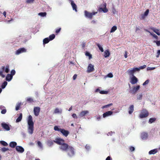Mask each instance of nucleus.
Returning <instances> with one entry per match:
<instances>
[{
	"mask_svg": "<svg viewBox=\"0 0 160 160\" xmlns=\"http://www.w3.org/2000/svg\"><path fill=\"white\" fill-rule=\"evenodd\" d=\"M16 149L17 151L20 152V153H22L24 151V149L21 146H16Z\"/></svg>",
	"mask_w": 160,
	"mask_h": 160,
	"instance_id": "nucleus-14",
	"label": "nucleus"
},
{
	"mask_svg": "<svg viewBox=\"0 0 160 160\" xmlns=\"http://www.w3.org/2000/svg\"><path fill=\"white\" fill-rule=\"evenodd\" d=\"M104 56L105 58H107V57H109L110 54V52H109V50H106L104 51Z\"/></svg>",
	"mask_w": 160,
	"mask_h": 160,
	"instance_id": "nucleus-25",
	"label": "nucleus"
},
{
	"mask_svg": "<svg viewBox=\"0 0 160 160\" xmlns=\"http://www.w3.org/2000/svg\"><path fill=\"white\" fill-rule=\"evenodd\" d=\"M5 72L6 73H8L9 72V66L8 65L6 66Z\"/></svg>",
	"mask_w": 160,
	"mask_h": 160,
	"instance_id": "nucleus-42",
	"label": "nucleus"
},
{
	"mask_svg": "<svg viewBox=\"0 0 160 160\" xmlns=\"http://www.w3.org/2000/svg\"><path fill=\"white\" fill-rule=\"evenodd\" d=\"M61 28H60L56 30V33L57 34H58L59 32L61 30Z\"/></svg>",
	"mask_w": 160,
	"mask_h": 160,
	"instance_id": "nucleus-52",
	"label": "nucleus"
},
{
	"mask_svg": "<svg viewBox=\"0 0 160 160\" xmlns=\"http://www.w3.org/2000/svg\"><path fill=\"white\" fill-rule=\"evenodd\" d=\"M1 150L2 152H5L8 150L9 149L8 148H3L1 149Z\"/></svg>",
	"mask_w": 160,
	"mask_h": 160,
	"instance_id": "nucleus-44",
	"label": "nucleus"
},
{
	"mask_svg": "<svg viewBox=\"0 0 160 160\" xmlns=\"http://www.w3.org/2000/svg\"><path fill=\"white\" fill-rule=\"evenodd\" d=\"M37 143L39 147H42V144L40 141H38Z\"/></svg>",
	"mask_w": 160,
	"mask_h": 160,
	"instance_id": "nucleus-55",
	"label": "nucleus"
},
{
	"mask_svg": "<svg viewBox=\"0 0 160 160\" xmlns=\"http://www.w3.org/2000/svg\"><path fill=\"white\" fill-rule=\"evenodd\" d=\"M96 12L90 13L89 12L87 11H84L85 15V16L91 19L92 18V15L95 14Z\"/></svg>",
	"mask_w": 160,
	"mask_h": 160,
	"instance_id": "nucleus-6",
	"label": "nucleus"
},
{
	"mask_svg": "<svg viewBox=\"0 0 160 160\" xmlns=\"http://www.w3.org/2000/svg\"><path fill=\"white\" fill-rule=\"evenodd\" d=\"M145 31L149 32L151 35L152 36L156 39H158V36L157 35H156L155 34H154V33L151 32L149 31L148 30L146 29H145Z\"/></svg>",
	"mask_w": 160,
	"mask_h": 160,
	"instance_id": "nucleus-23",
	"label": "nucleus"
},
{
	"mask_svg": "<svg viewBox=\"0 0 160 160\" xmlns=\"http://www.w3.org/2000/svg\"><path fill=\"white\" fill-rule=\"evenodd\" d=\"M71 5L72 7L73 10H75L76 12H77V6L76 5V4L74 3L73 1H72L71 2Z\"/></svg>",
	"mask_w": 160,
	"mask_h": 160,
	"instance_id": "nucleus-20",
	"label": "nucleus"
},
{
	"mask_svg": "<svg viewBox=\"0 0 160 160\" xmlns=\"http://www.w3.org/2000/svg\"><path fill=\"white\" fill-rule=\"evenodd\" d=\"M55 38V35L54 34H52L50 35L49 37V39L50 41L53 40Z\"/></svg>",
	"mask_w": 160,
	"mask_h": 160,
	"instance_id": "nucleus-33",
	"label": "nucleus"
},
{
	"mask_svg": "<svg viewBox=\"0 0 160 160\" xmlns=\"http://www.w3.org/2000/svg\"><path fill=\"white\" fill-rule=\"evenodd\" d=\"M50 41V40L48 38H44L43 40V44H46L48 43Z\"/></svg>",
	"mask_w": 160,
	"mask_h": 160,
	"instance_id": "nucleus-30",
	"label": "nucleus"
},
{
	"mask_svg": "<svg viewBox=\"0 0 160 160\" xmlns=\"http://www.w3.org/2000/svg\"><path fill=\"white\" fill-rule=\"evenodd\" d=\"M85 55L89 57V59H91L92 58V55L88 52H86L85 53Z\"/></svg>",
	"mask_w": 160,
	"mask_h": 160,
	"instance_id": "nucleus-41",
	"label": "nucleus"
},
{
	"mask_svg": "<svg viewBox=\"0 0 160 160\" xmlns=\"http://www.w3.org/2000/svg\"><path fill=\"white\" fill-rule=\"evenodd\" d=\"M97 46L99 48V50L101 51V52H103L104 50L103 48L102 47V46L98 43L97 44Z\"/></svg>",
	"mask_w": 160,
	"mask_h": 160,
	"instance_id": "nucleus-35",
	"label": "nucleus"
},
{
	"mask_svg": "<svg viewBox=\"0 0 160 160\" xmlns=\"http://www.w3.org/2000/svg\"><path fill=\"white\" fill-rule=\"evenodd\" d=\"M60 132L63 136L66 137H67L69 133L68 131L65 130L64 129H62Z\"/></svg>",
	"mask_w": 160,
	"mask_h": 160,
	"instance_id": "nucleus-13",
	"label": "nucleus"
},
{
	"mask_svg": "<svg viewBox=\"0 0 160 160\" xmlns=\"http://www.w3.org/2000/svg\"><path fill=\"white\" fill-rule=\"evenodd\" d=\"M0 143L4 146H6L8 145L7 143L3 141H1Z\"/></svg>",
	"mask_w": 160,
	"mask_h": 160,
	"instance_id": "nucleus-36",
	"label": "nucleus"
},
{
	"mask_svg": "<svg viewBox=\"0 0 160 160\" xmlns=\"http://www.w3.org/2000/svg\"><path fill=\"white\" fill-rule=\"evenodd\" d=\"M60 112V111L58 108H56L54 110V113H59Z\"/></svg>",
	"mask_w": 160,
	"mask_h": 160,
	"instance_id": "nucleus-45",
	"label": "nucleus"
},
{
	"mask_svg": "<svg viewBox=\"0 0 160 160\" xmlns=\"http://www.w3.org/2000/svg\"><path fill=\"white\" fill-rule=\"evenodd\" d=\"M61 128H58V127L57 126H56L54 127V129L55 131H58L60 132L61 130Z\"/></svg>",
	"mask_w": 160,
	"mask_h": 160,
	"instance_id": "nucleus-37",
	"label": "nucleus"
},
{
	"mask_svg": "<svg viewBox=\"0 0 160 160\" xmlns=\"http://www.w3.org/2000/svg\"><path fill=\"white\" fill-rule=\"evenodd\" d=\"M108 77L111 78L113 77V75L112 73H109L108 74Z\"/></svg>",
	"mask_w": 160,
	"mask_h": 160,
	"instance_id": "nucleus-59",
	"label": "nucleus"
},
{
	"mask_svg": "<svg viewBox=\"0 0 160 160\" xmlns=\"http://www.w3.org/2000/svg\"><path fill=\"white\" fill-rule=\"evenodd\" d=\"M22 113H20L19 115V116L16 119V122H20L22 118Z\"/></svg>",
	"mask_w": 160,
	"mask_h": 160,
	"instance_id": "nucleus-28",
	"label": "nucleus"
},
{
	"mask_svg": "<svg viewBox=\"0 0 160 160\" xmlns=\"http://www.w3.org/2000/svg\"><path fill=\"white\" fill-rule=\"evenodd\" d=\"M77 75L76 74H75L74 75L73 77V80H75L76 79L77 77Z\"/></svg>",
	"mask_w": 160,
	"mask_h": 160,
	"instance_id": "nucleus-61",
	"label": "nucleus"
},
{
	"mask_svg": "<svg viewBox=\"0 0 160 160\" xmlns=\"http://www.w3.org/2000/svg\"><path fill=\"white\" fill-rule=\"evenodd\" d=\"M149 82V80L148 79L146 80L143 83V85L144 86L148 84Z\"/></svg>",
	"mask_w": 160,
	"mask_h": 160,
	"instance_id": "nucleus-47",
	"label": "nucleus"
},
{
	"mask_svg": "<svg viewBox=\"0 0 160 160\" xmlns=\"http://www.w3.org/2000/svg\"><path fill=\"white\" fill-rule=\"evenodd\" d=\"M17 145V143L16 142H12L9 144V146L12 148H14Z\"/></svg>",
	"mask_w": 160,
	"mask_h": 160,
	"instance_id": "nucleus-24",
	"label": "nucleus"
},
{
	"mask_svg": "<svg viewBox=\"0 0 160 160\" xmlns=\"http://www.w3.org/2000/svg\"><path fill=\"white\" fill-rule=\"evenodd\" d=\"M141 137L142 139H145L148 137V134L147 133L143 132L141 134Z\"/></svg>",
	"mask_w": 160,
	"mask_h": 160,
	"instance_id": "nucleus-19",
	"label": "nucleus"
},
{
	"mask_svg": "<svg viewBox=\"0 0 160 160\" xmlns=\"http://www.w3.org/2000/svg\"><path fill=\"white\" fill-rule=\"evenodd\" d=\"M46 14L47 13L46 12H41L38 13L39 15H40L42 17L46 16Z\"/></svg>",
	"mask_w": 160,
	"mask_h": 160,
	"instance_id": "nucleus-34",
	"label": "nucleus"
},
{
	"mask_svg": "<svg viewBox=\"0 0 160 160\" xmlns=\"http://www.w3.org/2000/svg\"><path fill=\"white\" fill-rule=\"evenodd\" d=\"M21 105V103H18L17 104L15 108L16 110L18 111Z\"/></svg>",
	"mask_w": 160,
	"mask_h": 160,
	"instance_id": "nucleus-40",
	"label": "nucleus"
},
{
	"mask_svg": "<svg viewBox=\"0 0 160 160\" xmlns=\"http://www.w3.org/2000/svg\"><path fill=\"white\" fill-rule=\"evenodd\" d=\"M105 8H101L100 9L102 10V11L104 12H106L108 11V10L107 9L106 7V5H105Z\"/></svg>",
	"mask_w": 160,
	"mask_h": 160,
	"instance_id": "nucleus-38",
	"label": "nucleus"
},
{
	"mask_svg": "<svg viewBox=\"0 0 160 160\" xmlns=\"http://www.w3.org/2000/svg\"><path fill=\"white\" fill-rule=\"evenodd\" d=\"M106 160H111V158L110 156L108 157L106 159Z\"/></svg>",
	"mask_w": 160,
	"mask_h": 160,
	"instance_id": "nucleus-62",
	"label": "nucleus"
},
{
	"mask_svg": "<svg viewBox=\"0 0 160 160\" xmlns=\"http://www.w3.org/2000/svg\"><path fill=\"white\" fill-rule=\"evenodd\" d=\"M74 149L72 146H70L66 151L68 155L70 157H72L74 155Z\"/></svg>",
	"mask_w": 160,
	"mask_h": 160,
	"instance_id": "nucleus-3",
	"label": "nucleus"
},
{
	"mask_svg": "<svg viewBox=\"0 0 160 160\" xmlns=\"http://www.w3.org/2000/svg\"><path fill=\"white\" fill-rule=\"evenodd\" d=\"M5 69V67L2 66V69L0 70V76H1L3 78H4L5 77V75L3 74V72Z\"/></svg>",
	"mask_w": 160,
	"mask_h": 160,
	"instance_id": "nucleus-18",
	"label": "nucleus"
},
{
	"mask_svg": "<svg viewBox=\"0 0 160 160\" xmlns=\"http://www.w3.org/2000/svg\"><path fill=\"white\" fill-rule=\"evenodd\" d=\"M12 75L10 74H8L6 76V80L8 82L10 81L12 78Z\"/></svg>",
	"mask_w": 160,
	"mask_h": 160,
	"instance_id": "nucleus-16",
	"label": "nucleus"
},
{
	"mask_svg": "<svg viewBox=\"0 0 160 160\" xmlns=\"http://www.w3.org/2000/svg\"><path fill=\"white\" fill-rule=\"evenodd\" d=\"M157 53L158 55L157 56V57H158L159 55L160 54V50H158V51Z\"/></svg>",
	"mask_w": 160,
	"mask_h": 160,
	"instance_id": "nucleus-63",
	"label": "nucleus"
},
{
	"mask_svg": "<svg viewBox=\"0 0 160 160\" xmlns=\"http://www.w3.org/2000/svg\"><path fill=\"white\" fill-rule=\"evenodd\" d=\"M139 69L138 68H134L133 69H129L127 72L129 75H132L133 76L134 72L137 71H139Z\"/></svg>",
	"mask_w": 160,
	"mask_h": 160,
	"instance_id": "nucleus-5",
	"label": "nucleus"
},
{
	"mask_svg": "<svg viewBox=\"0 0 160 160\" xmlns=\"http://www.w3.org/2000/svg\"><path fill=\"white\" fill-rule=\"evenodd\" d=\"M15 74V71L14 70H12L11 72V75L13 76Z\"/></svg>",
	"mask_w": 160,
	"mask_h": 160,
	"instance_id": "nucleus-48",
	"label": "nucleus"
},
{
	"mask_svg": "<svg viewBox=\"0 0 160 160\" xmlns=\"http://www.w3.org/2000/svg\"><path fill=\"white\" fill-rule=\"evenodd\" d=\"M54 142L57 144L61 145L59 148L63 151H66L70 146L68 144L64 142V140L63 139L60 138H56L55 140H54Z\"/></svg>",
	"mask_w": 160,
	"mask_h": 160,
	"instance_id": "nucleus-1",
	"label": "nucleus"
},
{
	"mask_svg": "<svg viewBox=\"0 0 160 160\" xmlns=\"http://www.w3.org/2000/svg\"><path fill=\"white\" fill-rule=\"evenodd\" d=\"M156 120V118H150L149 120V123H152L154 122Z\"/></svg>",
	"mask_w": 160,
	"mask_h": 160,
	"instance_id": "nucleus-29",
	"label": "nucleus"
},
{
	"mask_svg": "<svg viewBox=\"0 0 160 160\" xmlns=\"http://www.w3.org/2000/svg\"><path fill=\"white\" fill-rule=\"evenodd\" d=\"M117 29V27L116 26H113L110 32L112 33L115 32Z\"/></svg>",
	"mask_w": 160,
	"mask_h": 160,
	"instance_id": "nucleus-31",
	"label": "nucleus"
},
{
	"mask_svg": "<svg viewBox=\"0 0 160 160\" xmlns=\"http://www.w3.org/2000/svg\"><path fill=\"white\" fill-rule=\"evenodd\" d=\"M89 112L88 111H84L81 112L79 114V116L81 117H82L85 116L86 114Z\"/></svg>",
	"mask_w": 160,
	"mask_h": 160,
	"instance_id": "nucleus-17",
	"label": "nucleus"
},
{
	"mask_svg": "<svg viewBox=\"0 0 160 160\" xmlns=\"http://www.w3.org/2000/svg\"><path fill=\"white\" fill-rule=\"evenodd\" d=\"M7 112V110L6 109H2L1 111V113L2 114H5Z\"/></svg>",
	"mask_w": 160,
	"mask_h": 160,
	"instance_id": "nucleus-50",
	"label": "nucleus"
},
{
	"mask_svg": "<svg viewBox=\"0 0 160 160\" xmlns=\"http://www.w3.org/2000/svg\"><path fill=\"white\" fill-rule=\"evenodd\" d=\"M149 10L148 9H147L144 13V15L145 16H147L148 14Z\"/></svg>",
	"mask_w": 160,
	"mask_h": 160,
	"instance_id": "nucleus-51",
	"label": "nucleus"
},
{
	"mask_svg": "<svg viewBox=\"0 0 160 160\" xmlns=\"http://www.w3.org/2000/svg\"><path fill=\"white\" fill-rule=\"evenodd\" d=\"M155 68H156L155 67L151 68V67H148L147 68V70H153L155 69Z\"/></svg>",
	"mask_w": 160,
	"mask_h": 160,
	"instance_id": "nucleus-53",
	"label": "nucleus"
},
{
	"mask_svg": "<svg viewBox=\"0 0 160 160\" xmlns=\"http://www.w3.org/2000/svg\"><path fill=\"white\" fill-rule=\"evenodd\" d=\"M146 67V65H144L143 66H140L139 67V69H143L144 68H145Z\"/></svg>",
	"mask_w": 160,
	"mask_h": 160,
	"instance_id": "nucleus-56",
	"label": "nucleus"
},
{
	"mask_svg": "<svg viewBox=\"0 0 160 160\" xmlns=\"http://www.w3.org/2000/svg\"><path fill=\"white\" fill-rule=\"evenodd\" d=\"M154 42H155L156 43L157 45L158 46H160V41H154Z\"/></svg>",
	"mask_w": 160,
	"mask_h": 160,
	"instance_id": "nucleus-49",
	"label": "nucleus"
},
{
	"mask_svg": "<svg viewBox=\"0 0 160 160\" xmlns=\"http://www.w3.org/2000/svg\"><path fill=\"white\" fill-rule=\"evenodd\" d=\"M134 111V106L131 105L129 108L128 112L129 114H132Z\"/></svg>",
	"mask_w": 160,
	"mask_h": 160,
	"instance_id": "nucleus-22",
	"label": "nucleus"
},
{
	"mask_svg": "<svg viewBox=\"0 0 160 160\" xmlns=\"http://www.w3.org/2000/svg\"><path fill=\"white\" fill-rule=\"evenodd\" d=\"M108 92L107 91H101L100 92V93L101 94H108Z\"/></svg>",
	"mask_w": 160,
	"mask_h": 160,
	"instance_id": "nucleus-43",
	"label": "nucleus"
},
{
	"mask_svg": "<svg viewBox=\"0 0 160 160\" xmlns=\"http://www.w3.org/2000/svg\"><path fill=\"white\" fill-rule=\"evenodd\" d=\"M101 91H100V89L99 88H97L95 90V92H100Z\"/></svg>",
	"mask_w": 160,
	"mask_h": 160,
	"instance_id": "nucleus-64",
	"label": "nucleus"
},
{
	"mask_svg": "<svg viewBox=\"0 0 160 160\" xmlns=\"http://www.w3.org/2000/svg\"><path fill=\"white\" fill-rule=\"evenodd\" d=\"M149 113L148 111L146 110H143L139 115L140 118H143L148 116Z\"/></svg>",
	"mask_w": 160,
	"mask_h": 160,
	"instance_id": "nucleus-4",
	"label": "nucleus"
},
{
	"mask_svg": "<svg viewBox=\"0 0 160 160\" xmlns=\"http://www.w3.org/2000/svg\"><path fill=\"white\" fill-rule=\"evenodd\" d=\"M113 112L111 111H109L104 113L103 114V117L104 118L108 117L112 114Z\"/></svg>",
	"mask_w": 160,
	"mask_h": 160,
	"instance_id": "nucleus-15",
	"label": "nucleus"
},
{
	"mask_svg": "<svg viewBox=\"0 0 160 160\" xmlns=\"http://www.w3.org/2000/svg\"><path fill=\"white\" fill-rule=\"evenodd\" d=\"M140 86L138 85L136 87H134L132 90H130L129 92L132 94H135L140 88Z\"/></svg>",
	"mask_w": 160,
	"mask_h": 160,
	"instance_id": "nucleus-9",
	"label": "nucleus"
},
{
	"mask_svg": "<svg viewBox=\"0 0 160 160\" xmlns=\"http://www.w3.org/2000/svg\"><path fill=\"white\" fill-rule=\"evenodd\" d=\"M27 101L30 102H33V100L32 98H27L26 100Z\"/></svg>",
	"mask_w": 160,
	"mask_h": 160,
	"instance_id": "nucleus-39",
	"label": "nucleus"
},
{
	"mask_svg": "<svg viewBox=\"0 0 160 160\" xmlns=\"http://www.w3.org/2000/svg\"><path fill=\"white\" fill-rule=\"evenodd\" d=\"M112 105V103H110V104H108V105H107L103 106V107H102V108H108V107H109V106H111Z\"/></svg>",
	"mask_w": 160,
	"mask_h": 160,
	"instance_id": "nucleus-46",
	"label": "nucleus"
},
{
	"mask_svg": "<svg viewBox=\"0 0 160 160\" xmlns=\"http://www.w3.org/2000/svg\"><path fill=\"white\" fill-rule=\"evenodd\" d=\"M26 51V50L24 48H21L18 49L16 51V54L17 55H18L21 53L25 52Z\"/></svg>",
	"mask_w": 160,
	"mask_h": 160,
	"instance_id": "nucleus-12",
	"label": "nucleus"
},
{
	"mask_svg": "<svg viewBox=\"0 0 160 160\" xmlns=\"http://www.w3.org/2000/svg\"><path fill=\"white\" fill-rule=\"evenodd\" d=\"M8 83L6 81H4L2 84L1 85V88L2 89L5 88L6 85H7Z\"/></svg>",
	"mask_w": 160,
	"mask_h": 160,
	"instance_id": "nucleus-32",
	"label": "nucleus"
},
{
	"mask_svg": "<svg viewBox=\"0 0 160 160\" xmlns=\"http://www.w3.org/2000/svg\"><path fill=\"white\" fill-rule=\"evenodd\" d=\"M6 109V108L4 106H2V105H1L0 106V109L1 110H2V109Z\"/></svg>",
	"mask_w": 160,
	"mask_h": 160,
	"instance_id": "nucleus-60",
	"label": "nucleus"
},
{
	"mask_svg": "<svg viewBox=\"0 0 160 160\" xmlns=\"http://www.w3.org/2000/svg\"><path fill=\"white\" fill-rule=\"evenodd\" d=\"M34 0H27L26 1V2L27 3H30L32 2Z\"/></svg>",
	"mask_w": 160,
	"mask_h": 160,
	"instance_id": "nucleus-58",
	"label": "nucleus"
},
{
	"mask_svg": "<svg viewBox=\"0 0 160 160\" xmlns=\"http://www.w3.org/2000/svg\"><path fill=\"white\" fill-rule=\"evenodd\" d=\"M72 117L74 118H77L78 117L76 115V114L75 113H73L72 115Z\"/></svg>",
	"mask_w": 160,
	"mask_h": 160,
	"instance_id": "nucleus-57",
	"label": "nucleus"
},
{
	"mask_svg": "<svg viewBox=\"0 0 160 160\" xmlns=\"http://www.w3.org/2000/svg\"><path fill=\"white\" fill-rule=\"evenodd\" d=\"M158 152V150L157 149H154L150 150L149 152V154H154Z\"/></svg>",
	"mask_w": 160,
	"mask_h": 160,
	"instance_id": "nucleus-26",
	"label": "nucleus"
},
{
	"mask_svg": "<svg viewBox=\"0 0 160 160\" xmlns=\"http://www.w3.org/2000/svg\"><path fill=\"white\" fill-rule=\"evenodd\" d=\"M138 81V78L134 76H133L131 78L130 82L132 84H136Z\"/></svg>",
	"mask_w": 160,
	"mask_h": 160,
	"instance_id": "nucleus-11",
	"label": "nucleus"
},
{
	"mask_svg": "<svg viewBox=\"0 0 160 160\" xmlns=\"http://www.w3.org/2000/svg\"><path fill=\"white\" fill-rule=\"evenodd\" d=\"M94 66L91 64H89L88 67L87 72L89 73L94 71Z\"/></svg>",
	"mask_w": 160,
	"mask_h": 160,
	"instance_id": "nucleus-10",
	"label": "nucleus"
},
{
	"mask_svg": "<svg viewBox=\"0 0 160 160\" xmlns=\"http://www.w3.org/2000/svg\"><path fill=\"white\" fill-rule=\"evenodd\" d=\"M151 29L156 33L158 35H160V31L159 30L155 28H151Z\"/></svg>",
	"mask_w": 160,
	"mask_h": 160,
	"instance_id": "nucleus-21",
	"label": "nucleus"
},
{
	"mask_svg": "<svg viewBox=\"0 0 160 160\" xmlns=\"http://www.w3.org/2000/svg\"><path fill=\"white\" fill-rule=\"evenodd\" d=\"M1 126L6 131H8L10 130V128L8 124L4 122H3L1 123Z\"/></svg>",
	"mask_w": 160,
	"mask_h": 160,
	"instance_id": "nucleus-7",
	"label": "nucleus"
},
{
	"mask_svg": "<svg viewBox=\"0 0 160 160\" xmlns=\"http://www.w3.org/2000/svg\"><path fill=\"white\" fill-rule=\"evenodd\" d=\"M34 115L36 116H38L40 112V108L38 107H35L33 110Z\"/></svg>",
	"mask_w": 160,
	"mask_h": 160,
	"instance_id": "nucleus-8",
	"label": "nucleus"
},
{
	"mask_svg": "<svg viewBox=\"0 0 160 160\" xmlns=\"http://www.w3.org/2000/svg\"><path fill=\"white\" fill-rule=\"evenodd\" d=\"M28 132L29 133L32 134L33 132L34 129V122L32 121V117L31 115H29L28 117Z\"/></svg>",
	"mask_w": 160,
	"mask_h": 160,
	"instance_id": "nucleus-2",
	"label": "nucleus"
},
{
	"mask_svg": "<svg viewBox=\"0 0 160 160\" xmlns=\"http://www.w3.org/2000/svg\"><path fill=\"white\" fill-rule=\"evenodd\" d=\"M54 141H52L51 139L48 140L47 142V144L49 146H51L53 144Z\"/></svg>",
	"mask_w": 160,
	"mask_h": 160,
	"instance_id": "nucleus-27",
	"label": "nucleus"
},
{
	"mask_svg": "<svg viewBox=\"0 0 160 160\" xmlns=\"http://www.w3.org/2000/svg\"><path fill=\"white\" fill-rule=\"evenodd\" d=\"M129 149H130V150L132 152V151H133L134 150H135V148L134 147H132V146H131L129 148Z\"/></svg>",
	"mask_w": 160,
	"mask_h": 160,
	"instance_id": "nucleus-54",
	"label": "nucleus"
}]
</instances>
